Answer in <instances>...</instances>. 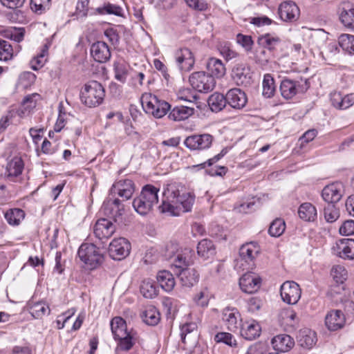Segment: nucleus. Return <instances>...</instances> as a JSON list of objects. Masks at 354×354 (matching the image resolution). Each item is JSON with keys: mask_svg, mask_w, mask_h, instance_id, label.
Masks as SVG:
<instances>
[{"mask_svg": "<svg viewBox=\"0 0 354 354\" xmlns=\"http://www.w3.org/2000/svg\"><path fill=\"white\" fill-rule=\"evenodd\" d=\"M25 35V29L24 28H15L10 29L7 32V36L12 40H14L17 42H21L24 38Z\"/></svg>", "mask_w": 354, "mask_h": 354, "instance_id": "60", "label": "nucleus"}, {"mask_svg": "<svg viewBox=\"0 0 354 354\" xmlns=\"http://www.w3.org/2000/svg\"><path fill=\"white\" fill-rule=\"evenodd\" d=\"M140 292L145 298L152 299L157 296L158 289L153 281L145 279L141 283Z\"/></svg>", "mask_w": 354, "mask_h": 354, "instance_id": "43", "label": "nucleus"}, {"mask_svg": "<svg viewBox=\"0 0 354 354\" xmlns=\"http://www.w3.org/2000/svg\"><path fill=\"white\" fill-rule=\"evenodd\" d=\"M324 215L328 223H333L339 218V212L334 204L328 203L327 205L324 207Z\"/></svg>", "mask_w": 354, "mask_h": 354, "instance_id": "53", "label": "nucleus"}, {"mask_svg": "<svg viewBox=\"0 0 354 354\" xmlns=\"http://www.w3.org/2000/svg\"><path fill=\"white\" fill-rule=\"evenodd\" d=\"M227 103L226 95L221 93H214L212 94L208 99V105L214 112L221 111Z\"/></svg>", "mask_w": 354, "mask_h": 354, "instance_id": "39", "label": "nucleus"}, {"mask_svg": "<svg viewBox=\"0 0 354 354\" xmlns=\"http://www.w3.org/2000/svg\"><path fill=\"white\" fill-rule=\"evenodd\" d=\"M261 278L252 272L244 274L239 279V286L244 292L252 294L257 292L261 287Z\"/></svg>", "mask_w": 354, "mask_h": 354, "instance_id": "15", "label": "nucleus"}, {"mask_svg": "<svg viewBox=\"0 0 354 354\" xmlns=\"http://www.w3.org/2000/svg\"><path fill=\"white\" fill-rule=\"evenodd\" d=\"M28 308L30 313L35 319H41L45 315L50 313L49 306L44 301L30 302Z\"/></svg>", "mask_w": 354, "mask_h": 354, "instance_id": "40", "label": "nucleus"}, {"mask_svg": "<svg viewBox=\"0 0 354 354\" xmlns=\"http://www.w3.org/2000/svg\"><path fill=\"white\" fill-rule=\"evenodd\" d=\"M175 58L178 68L182 71H189L195 64L193 53L187 48H181L176 51Z\"/></svg>", "mask_w": 354, "mask_h": 354, "instance_id": "17", "label": "nucleus"}, {"mask_svg": "<svg viewBox=\"0 0 354 354\" xmlns=\"http://www.w3.org/2000/svg\"><path fill=\"white\" fill-rule=\"evenodd\" d=\"M112 190L125 200L129 199L135 191L133 182L130 179L122 180L113 185Z\"/></svg>", "mask_w": 354, "mask_h": 354, "instance_id": "27", "label": "nucleus"}, {"mask_svg": "<svg viewBox=\"0 0 354 354\" xmlns=\"http://www.w3.org/2000/svg\"><path fill=\"white\" fill-rule=\"evenodd\" d=\"M330 274L333 279L338 283H343L347 279V270L340 265L333 266Z\"/></svg>", "mask_w": 354, "mask_h": 354, "instance_id": "54", "label": "nucleus"}, {"mask_svg": "<svg viewBox=\"0 0 354 354\" xmlns=\"http://www.w3.org/2000/svg\"><path fill=\"white\" fill-rule=\"evenodd\" d=\"M39 97V95L37 93H33L32 95H27L23 100L21 106L19 110V115L20 117H25L29 115L30 111L36 106V98Z\"/></svg>", "mask_w": 354, "mask_h": 354, "instance_id": "38", "label": "nucleus"}, {"mask_svg": "<svg viewBox=\"0 0 354 354\" xmlns=\"http://www.w3.org/2000/svg\"><path fill=\"white\" fill-rule=\"evenodd\" d=\"M339 234L344 236H351L354 234V221H345L339 229Z\"/></svg>", "mask_w": 354, "mask_h": 354, "instance_id": "61", "label": "nucleus"}, {"mask_svg": "<svg viewBox=\"0 0 354 354\" xmlns=\"http://www.w3.org/2000/svg\"><path fill=\"white\" fill-rule=\"evenodd\" d=\"M13 57V48L11 44L0 39V61L7 62Z\"/></svg>", "mask_w": 354, "mask_h": 354, "instance_id": "50", "label": "nucleus"}, {"mask_svg": "<svg viewBox=\"0 0 354 354\" xmlns=\"http://www.w3.org/2000/svg\"><path fill=\"white\" fill-rule=\"evenodd\" d=\"M339 19L344 26L354 28V8L343 9L339 15Z\"/></svg>", "mask_w": 354, "mask_h": 354, "instance_id": "51", "label": "nucleus"}, {"mask_svg": "<svg viewBox=\"0 0 354 354\" xmlns=\"http://www.w3.org/2000/svg\"><path fill=\"white\" fill-rule=\"evenodd\" d=\"M91 54L93 59L100 63L108 61L111 57V51L104 41H97L91 47Z\"/></svg>", "mask_w": 354, "mask_h": 354, "instance_id": "25", "label": "nucleus"}, {"mask_svg": "<svg viewBox=\"0 0 354 354\" xmlns=\"http://www.w3.org/2000/svg\"><path fill=\"white\" fill-rule=\"evenodd\" d=\"M232 77L239 86H247L252 83V73L250 68L244 64H237L234 66Z\"/></svg>", "mask_w": 354, "mask_h": 354, "instance_id": "16", "label": "nucleus"}, {"mask_svg": "<svg viewBox=\"0 0 354 354\" xmlns=\"http://www.w3.org/2000/svg\"><path fill=\"white\" fill-rule=\"evenodd\" d=\"M96 12L100 15H113L121 17L123 9L121 6L111 3H105L102 6L96 8Z\"/></svg>", "mask_w": 354, "mask_h": 354, "instance_id": "48", "label": "nucleus"}, {"mask_svg": "<svg viewBox=\"0 0 354 354\" xmlns=\"http://www.w3.org/2000/svg\"><path fill=\"white\" fill-rule=\"evenodd\" d=\"M298 214L301 219L313 222L317 219V211L315 205L310 203H304L298 209Z\"/></svg>", "mask_w": 354, "mask_h": 354, "instance_id": "31", "label": "nucleus"}, {"mask_svg": "<svg viewBox=\"0 0 354 354\" xmlns=\"http://www.w3.org/2000/svg\"><path fill=\"white\" fill-rule=\"evenodd\" d=\"M304 89L300 87L297 82L290 80H283L280 85V91L281 95L286 99H291L298 92H304Z\"/></svg>", "mask_w": 354, "mask_h": 354, "instance_id": "30", "label": "nucleus"}, {"mask_svg": "<svg viewBox=\"0 0 354 354\" xmlns=\"http://www.w3.org/2000/svg\"><path fill=\"white\" fill-rule=\"evenodd\" d=\"M214 341L217 343H223L232 347L236 346L237 344L234 336L231 333L226 332L218 333L214 336Z\"/></svg>", "mask_w": 354, "mask_h": 354, "instance_id": "56", "label": "nucleus"}, {"mask_svg": "<svg viewBox=\"0 0 354 354\" xmlns=\"http://www.w3.org/2000/svg\"><path fill=\"white\" fill-rule=\"evenodd\" d=\"M237 43L242 46L246 50H250L252 48L253 41L250 36L238 34L236 36Z\"/></svg>", "mask_w": 354, "mask_h": 354, "instance_id": "64", "label": "nucleus"}, {"mask_svg": "<svg viewBox=\"0 0 354 354\" xmlns=\"http://www.w3.org/2000/svg\"><path fill=\"white\" fill-rule=\"evenodd\" d=\"M227 103L234 109H243L248 102L245 93L240 88H232L226 94Z\"/></svg>", "mask_w": 354, "mask_h": 354, "instance_id": "24", "label": "nucleus"}, {"mask_svg": "<svg viewBox=\"0 0 354 354\" xmlns=\"http://www.w3.org/2000/svg\"><path fill=\"white\" fill-rule=\"evenodd\" d=\"M222 320L229 330L235 332L241 322V314L236 308L227 307L223 310Z\"/></svg>", "mask_w": 354, "mask_h": 354, "instance_id": "19", "label": "nucleus"}, {"mask_svg": "<svg viewBox=\"0 0 354 354\" xmlns=\"http://www.w3.org/2000/svg\"><path fill=\"white\" fill-rule=\"evenodd\" d=\"M215 248L212 241L203 239L197 246V253L202 258L206 259L214 254Z\"/></svg>", "mask_w": 354, "mask_h": 354, "instance_id": "42", "label": "nucleus"}, {"mask_svg": "<svg viewBox=\"0 0 354 354\" xmlns=\"http://www.w3.org/2000/svg\"><path fill=\"white\" fill-rule=\"evenodd\" d=\"M113 69L115 78L118 81L124 83L128 76L129 66L123 61H117L113 64Z\"/></svg>", "mask_w": 354, "mask_h": 354, "instance_id": "44", "label": "nucleus"}, {"mask_svg": "<svg viewBox=\"0 0 354 354\" xmlns=\"http://www.w3.org/2000/svg\"><path fill=\"white\" fill-rule=\"evenodd\" d=\"M279 41V38L272 37L269 35L263 36L260 39L261 44L263 46V48L270 51Z\"/></svg>", "mask_w": 354, "mask_h": 354, "instance_id": "59", "label": "nucleus"}, {"mask_svg": "<svg viewBox=\"0 0 354 354\" xmlns=\"http://www.w3.org/2000/svg\"><path fill=\"white\" fill-rule=\"evenodd\" d=\"M213 137L209 133L195 134L187 137L185 145L190 150H204L212 145Z\"/></svg>", "mask_w": 354, "mask_h": 354, "instance_id": "11", "label": "nucleus"}, {"mask_svg": "<svg viewBox=\"0 0 354 354\" xmlns=\"http://www.w3.org/2000/svg\"><path fill=\"white\" fill-rule=\"evenodd\" d=\"M142 318L147 324L155 326L160 322V316L158 310L154 306H149L143 311Z\"/></svg>", "mask_w": 354, "mask_h": 354, "instance_id": "41", "label": "nucleus"}, {"mask_svg": "<svg viewBox=\"0 0 354 354\" xmlns=\"http://www.w3.org/2000/svg\"><path fill=\"white\" fill-rule=\"evenodd\" d=\"M88 0H78L75 14L78 17H86L88 13Z\"/></svg>", "mask_w": 354, "mask_h": 354, "instance_id": "63", "label": "nucleus"}, {"mask_svg": "<svg viewBox=\"0 0 354 354\" xmlns=\"http://www.w3.org/2000/svg\"><path fill=\"white\" fill-rule=\"evenodd\" d=\"M194 201L193 193L187 192L181 184L172 182L164 188L162 203L159 209L171 216H179L181 212H190Z\"/></svg>", "mask_w": 354, "mask_h": 354, "instance_id": "1", "label": "nucleus"}, {"mask_svg": "<svg viewBox=\"0 0 354 354\" xmlns=\"http://www.w3.org/2000/svg\"><path fill=\"white\" fill-rule=\"evenodd\" d=\"M157 281L160 287L166 292L171 291L176 284L173 274L167 270H160L156 276Z\"/></svg>", "mask_w": 354, "mask_h": 354, "instance_id": "32", "label": "nucleus"}, {"mask_svg": "<svg viewBox=\"0 0 354 354\" xmlns=\"http://www.w3.org/2000/svg\"><path fill=\"white\" fill-rule=\"evenodd\" d=\"M24 212L22 209L17 208L10 209L5 214V218L8 223L13 225H19L21 221L24 219Z\"/></svg>", "mask_w": 354, "mask_h": 354, "instance_id": "49", "label": "nucleus"}, {"mask_svg": "<svg viewBox=\"0 0 354 354\" xmlns=\"http://www.w3.org/2000/svg\"><path fill=\"white\" fill-rule=\"evenodd\" d=\"M24 168V163L21 157L15 156L8 160L6 167V178L12 182H20Z\"/></svg>", "mask_w": 354, "mask_h": 354, "instance_id": "13", "label": "nucleus"}, {"mask_svg": "<svg viewBox=\"0 0 354 354\" xmlns=\"http://www.w3.org/2000/svg\"><path fill=\"white\" fill-rule=\"evenodd\" d=\"M298 341L301 346L310 348L316 343V334L310 329L301 330L298 336Z\"/></svg>", "mask_w": 354, "mask_h": 354, "instance_id": "37", "label": "nucleus"}, {"mask_svg": "<svg viewBox=\"0 0 354 354\" xmlns=\"http://www.w3.org/2000/svg\"><path fill=\"white\" fill-rule=\"evenodd\" d=\"M260 252L257 243L250 242L243 245L239 249V257L235 267L241 270H249L254 267V261Z\"/></svg>", "mask_w": 354, "mask_h": 354, "instance_id": "6", "label": "nucleus"}, {"mask_svg": "<svg viewBox=\"0 0 354 354\" xmlns=\"http://www.w3.org/2000/svg\"><path fill=\"white\" fill-rule=\"evenodd\" d=\"M167 251L172 254L174 257L173 266L176 270H180L192 263V253L193 251L189 248L179 250L178 245L175 243H171L167 246Z\"/></svg>", "mask_w": 354, "mask_h": 354, "instance_id": "7", "label": "nucleus"}, {"mask_svg": "<svg viewBox=\"0 0 354 354\" xmlns=\"http://www.w3.org/2000/svg\"><path fill=\"white\" fill-rule=\"evenodd\" d=\"M207 67L212 73L211 75L218 78L223 77L226 72L225 66L222 61L215 57H211L208 59Z\"/></svg>", "mask_w": 354, "mask_h": 354, "instance_id": "36", "label": "nucleus"}, {"mask_svg": "<svg viewBox=\"0 0 354 354\" xmlns=\"http://www.w3.org/2000/svg\"><path fill=\"white\" fill-rule=\"evenodd\" d=\"M272 347L279 352H288L295 345L294 339L287 334H280L274 337L271 341Z\"/></svg>", "mask_w": 354, "mask_h": 354, "instance_id": "28", "label": "nucleus"}, {"mask_svg": "<svg viewBox=\"0 0 354 354\" xmlns=\"http://www.w3.org/2000/svg\"><path fill=\"white\" fill-rule=\"evenodd\" d=\"M115 230L113 223L106 218H100L97 221L94 226V234L99 239H108L111 237Z\"/></svg>", "mask_w": 354, "mask_h": 354, "instance_id": "21", "label": "nucleus"}, {"mask_svg": "<svg viewBox=\"0 0 354 354\" xmlns=\"http://www.w3.org/2000/svg\"><path fill=\"white\" fill-rule=\"evenodd\" d=\"M118 342L115 348V353L119 354L120 351H129L136 343V334L130 331L121 337L115 339Z\"/></svg>", "mask_w": 354, "mask_h": 354, "instance_id": "34", "label": "nucleus"}, {"mask_svg": "<svg viewBox=\"0 0 354 354\" xmlns=\"http://www.w3.org/2000/svg\"><path fill=\"white\" fill-rule=\"evenodd\" d=\"M140 101L145 112L155 118H162L171 109V106L167 102L151 93H143Z\"/></svg>", "mask_w": 354, "mask_h": 354, "instance_id": "3", "label": "nucleus"}, {"mask_svg": "<svg viewBox=\"0 0 354 354\" xmlns=\"http://www.w3.org/2000/svg\"><path fill=\"white\" fill-rule=\"evenodd\" d=\"M280 294L282 300L288 304H296L299 300L301 290L299 286L293 281H287L283 283L280 288Z\"/></svg>", "mask_w": 354, "mask_h": 354, "instance_id": "9", "label": "nucleus"}, {"mask_svg": "<svg viewBox=\"0 0 354 354\" xmlns=\"http://www.w3.org/2000/svg\"><path fill=\"white\" fill-rule=\"evenodd\" d=\"M270 59V51L264 48H259L256 50L255 62L261 66H266Z\"/></svg>", "mask_w": 354, "mask_h": 354, "instance_id": "57", "label": "nucleus"}, {"mask_svg": "<svg viewBox=\"0 0 354 354\" xmlns=\"http://www.w3.org/2000/svg\"><path fill=\"white\" fill-rule=\"evenodd\" d=\"M159 189L151 185H145L138 197L133 201L134 209L140 215L147 214L158 201Z\"/></svg>", "mask_w": 354, "mask_h": 354, "instance_id": "2", "label": "nucleus"}, {"mask_svg": "<svg viewBox=\"0 0 354 354\" xmlns=\"http://www.w3.org/2000/svg\"><path fill=\"white\" fill-rule=\"evenodd\" d=\"M263 305V301L259 297H253L247 301V310L251 313H256L260 310Z\"/></svg>", "mask_w": 354, "mask_h": 354, "instance_id": "58", "label": "nucleus"}, {"mask_svg": "<svg viewBox=\"0 0 354 354\" xmlns=\"http://www.w3.org/2000/svg\"><path fill=\"white\" fill-rule=\"evenodd\" d=\"M105 96L103 86L97 81L86 83L80 91L82 102L88 107H96L101 104Z\"/></svg>", "mask_w": 354, "mask_h": 354, "instance_id": "4", "label": "nucleus"}, {"mask_svg": "<svg viewBox=\"0 0 354 354\" xmlns=\"http://www.w3.org/2000/svg\"><path fill=\"white\" fill-rule=\"evenodd\" d=\"M261 330V326L257 322L247 321L241 325V335L245 339L253 340L259 337Z\"/></svg>", "mask_w": 354, "mask_h": 354, "instance_id": "29", "label": "nucleus"}, {"mask_svg": "<svg viewBox=\"0 0 354 354\" xmlns=\"http://www.w3.org/2000/svg\"><path fill=\"white\" fill-rule=\"evenodd\" d=\"M344 194V185L341 182H335L324 187L322 196L327 203L339 202Z\"/></svg>", "mask_w": 354, "mask_h": 354, "instance_id": "12", "label": "nucleus"}, {"mask_svg": "<svg viewBox=\"0 0 354 354\" xmlns=\"http://www.w3.org/2000/svg\"><path fill=\"white\" fill-rule=\"evenodd\" d=\"M262 94L265 97H272L276 91V86L274 84V80L270 74H266L263 76L262 82Z\"/></svg>", "mask_w": 354, "mask_h": 354, "instance_id": "46", "label": "nucleus"}, {"mask_svg": "<svg viewBox=\"0 0 354 354\" xmlns=\"http://www.w3.org/2000/svg\"><path fill=\"white\" fill-rule=\"evenodd\" d=\"M194 109L187 106H175L169 113L168 118L174 121L185 120L192 115Z\"/></svg>", "mask_w": 354, "mask_h": 354, "instance_id": "33", "label": "nucleus"}, {"mask_svg": "<svg viewBox=\"0 0 354 354\" xmlns=\"http://www.w3.org/2000/svg\"><path fill=\"white\" fill-rule=\"evenodd\" d=\"M285 228V222L281 218H277L270 224L268 232L270 236L278 237L283 233Z\"/></svg>", "mask_w": 354, "mask_h": 354, "instance_id": "52", "label": "nucleus"}, {"mask_svg": "<svg viewBox=\"0 0 354 354\" xmlns=\"http://www.w3.org/2000/svg\"><path fill=\"white\" fill-rule=\"evenodd\" d=\"M189 81L192 88L201 93L212 91L216 84L214 77L204 71L193 73Z\"/></svg>", "mask_w": 354, "mask_h": 354, "instance_id": "8", "label": "nucleus"}, {"mask_svg": "<svg viewBox=\"0 0 354 354\" xmlns=\"http://www.w3.org/2000/svg\"><path fill=\"white\" fill-rule=\"evenodd\" d=\"M131 244L123 237L114 239L109 244V253L114 259L120 261L127 257L130 252Z\"/></svg>", "mask_w": 354, "mask_h": 354, "instance_id": "10", "label": "nucleus"}, {"mask_svg": "<svg viewBox=\"0 0 354 354\" xmlns=\"http://www.w3.org/2000/svg\"><path fill=\"white\" fill-rule=\"evenodd\" d=\"M337 255L344 259H354V239H343L336 243Z\"/></svg>", "mask_w": 354, "mask_h": 354, "instance_id": "26", "label": "nucleus"}, {"mask_svg": "<svg viewBox=\"0 0 354 354\" xmlns=\"http://www.w3.org/2000/svg\"><path fill=\"white\" fill-rule=\"evenodd\" d=\"M346 323V317L340 310H332L325 317V325L330 331L342 329Z\"/></svg>", "mask_w": 354, "mask_h": 354, "instance_id": "18", "label": "nucleus"}, {"mask_svg": "<svg viewBox=\"0 0 354 354\" xmlns=\"http://www.w3.org/2000/svg\"><path fill=\"white\" fill-rule=\"evenodd\" d=\"M332 105L337 109L346 110L354 104V93L342 95L339 92L330 94Z\"/></svg>", "mask_w": 354, "mask_h": 354, "instance_id": "22", "label": "nucleus"}, {"mask_svg": "<svg viewBox=\"0 0 354 354\" xmlns=\"http://www.w3.org/2000/svg\"><path fill=\"white\" fill-rule=\"evenodd\" d=\"M48 48V44L44 45L39 53L31 60V68L34 71L41 68L47 61Z\"/></svg>", "mask_w": 354, "mask_h": 354, "instance_id": "47", "label": "nucleus"}, {"mask_svg": "<svg viewBox=\"0 0 354 354\" xmlns=\"http://www.w3.org/2000/svg\"><path fill=\"white\" fill-rule=\"evenodd\" d=\"M183 286L191 288L198 281L199 274L194 268H185L180 270H174Z\"/></svg>", "mask_w": 354, "mask_h": 354, "instance_id": "23", "label": "nucleus"}, {"mask_svg": "<svg viewBox=\"0 0 354 354\" xmlns=\"http://www.w3.org/2000/svg\"><path fill=\"white\" fill-rule=\"evenodd\" d=\"M280 19L286 22H292L297 20L300 11L297 4L292 1L282 2L278 8Z\"/></svg>", "mask_w": 354, "mask_h": 354, "instance_id": "14", "label": "nucleus"}, {"mask_svg": "<svg viewBox=\"0 0 354 354\" xmlns=\"http://www.w3.org/2000/svg\"><path fill=\"white\" fill-rule=\"evenodd\" d=\"M110 325L114 339H117V338L121 337L130 332L127 330L126 322L120 317L113 318Z\"/></svg>", "mask_w": 354, "mask_h": 354, "instance_id": "35", "label": "nucleus"}, {"mask_svg": "<svg viewBox=\"0 0 354 354\" xmlns=\"http://www.w3.org/2000/svg\"><path fill=\"white\" fill-rule=\"evenodd\" d=\"M102 210L104 215L113 218L116 222L120 219L124 209L120 200L116 198L114 200L108 199L104 201Z\"/></svg>", "mask_w": 354, "mask_h": 354, "instance_id": "20", "label": "nucleus"}, {"mask_svg": "<svg viewBox=\"0 0 354 354\" xmlns=\"http://www.w3.org/2000/svg\"><path fill=\"white\" fill-rule=\"evenodd\" d=\"M80 259L90 269L100 266L104 261L101 250L93 243H82L77 252Z\"/></svg>", "mask_w": 354, "mask_h": 354, "instance_id": "5", "label": "nucleus"}, {"mask_svg": "<svg viewBox=\"0 0 354 354\" xmlns=\"http://www.w3.org/2000/svg\"><path fill=\"white\" fill-rule=\"evenodd\" d=\"M50 0H30V9L36 14L41 15L50 8Z\"/></svg>", "mask_w": 354, "mask_h": 354, "instance_id": "55", "label": "nucleus"}, {"mask_svg": "<svg viewBox=\"0 0 354 354\" xmlns=\"http://www.w3.org/2000/svg\"><path fill=\"white\" fill-rule=\"evenodd\" d=\"M187 6L196 10L204 11L208 8L205 0H185Z\"/></svg>", "mask_w": 354, "mask_h": 354, "instance_id": "62", "label": "nucleus"}, {"mask_svg": "<svg viewBox=\"0 0 354 354\" xmlns=\"http://www.w3.org/2000/svg\"><path fill=\"white\" fill-rule=\"evenodd\" d=\"M338 43L345 53L349 55L354 54V35L342 34L338 38Z\"/></svg>", "mask_w": 354, "mask_h": 354, "instance_id": "45", "label": "nucleus"}]
</instances>
